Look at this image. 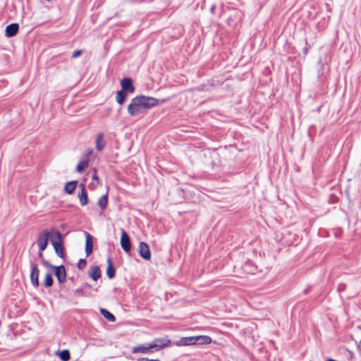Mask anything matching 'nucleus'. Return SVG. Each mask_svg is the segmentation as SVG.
<instances>
[{
	"instance_id": "nucleus-10",
	"label": "nucleus",
	"mask_w": 361,
	"mask_h": 361,
	"mask_svg": "<svg viewBox=\"0 0 361 361\" xmlns=\"http://www.w3.org/2000/svg\"><path fill=\"white\" fill-rule=\"evenodd\" d=\"M318 69H317V79L319 81L322 80V78L324 76L325 72L329 70V67L327 64L326 61H323L321 58L318 61Z\"/></svg>"
},
{
	"instance_id": "nucleus-38",
	"label": "nucleus",
	"mask_w": 361,
	"mask_h": 361,
	"mask_svg": "<svg viewBox=\"0 0 361 361\" xmlns=\"http://www.w3.org/2000/svg\"><path fill=\"white\" fill-rule=\"evenodd\" d=\"M93 153V149H88L87 151V155H90Z\"/></svg>"
},
{
	"instance_id": "nucleus-37",
	"label": "nucleus",
	"mask_w": 361,
	"mask_h": 361,
	"mask_svg": "<svg viewBox=\"0 0 361 361\" xmlns=\"http://www.w3.org/2000/svg\"><path fill=\"white\" fill-rule=\"evenodd\" d=\"M42 252H43V251H40V250H39V253H38V257H39V258H42V259H43V254H42Z\"/></svg>"
},
{
	"instance_id": "nucleus-41",
	"label": "nucleus",
	"mask_w": 361,
	"mask_h": 361,
	"mask_svg": "<svg viewBox=\"0 0 361 361\" xmlns=\"http://www.w3.org/2000/svg\"><path fill=\"white\" fill-rule=\"evenodd\" d=\"M83 286H84V287H87V288H90V287H91V286H90V284H88V283H85V284L83 285Z\"/></svg>"
},
{
	"instance_id": "nucleus-17",
	"label": "nucleus",
	"mask_w": 361,
	"mask_h": 361,
	"mask_svg": "<svg viewBox=\"0 0 361 361\" xmlns=\"http://www.w3.org/2000/svg\"><path fill=\"white\" fill-rule=\"evenodd\" d=\"M116 275V269L114 267L111 257L107 258L106 276L109 279H113Z\"/></svg>"
},
{
	"instance_id": "nucleus-21",
	"label": "nucleus",
	"mask_w": 361,
	"mask_h": 361,
	"mask_svg": "<svg viewBox=\"0 0 361 361\" xmlns=\"http://www.w3.org/2000/svg\"><path fill=\"white\" fill-rule=\"evenodd\" d=\"M126 97H127L126 92H124L123 91H121V90H119L116 92V100L118 104H120V105L123 104V103L125 102V101L126 99Z\"/></svg>"
},
{
	"instance_id": "nucleus-4",
	"label": "nucleus",
	"mask_w": 361,
	"mask_h": 361,
	"mask_svg": "<svg viewBox=\"0 0 361 361\" xmlns=\"http://www.w3.org/2000/svg\"><path fill=\"white\" fill-rule=\"evenodd\" d=\"M51 231H44L39 235L37 238V244L40 251H44L47 248L49 240H51Z\"/></svg>"
},
{
	"instance_id": "nucleus-15",
	"label": "nucleus",
	"mask_w": 361,
	"mask_h": 361,
	"mask_svg": "<svg viewBox=\"0 0 361 361\" xmlns=\"http://www.w3.org/2000/svg\"><path fill=\"white\" fill-rule=\"evenodd\" d=\"M90 277L94 281H97L102 276L101 270L98 266H92L89 271Z\"/></svg>"
},
{
	"instance_id": "nucleus-31",
	"label": "nucleus",
	"mask_w": 361,
	"mask_h": 361,
	"mask_svg": "<svg viewBox=\"0 0 361 361\" xmlns=\"http://www.w3.org/2000/svg\"><path fill=\"white\" fill-rule=\"evenodd\" d=\"M137 361H160L159 359H148L147 357H140Z\"/></svg>"
},
{
	"instance_id": "nucleus-1",
	"label": "nucleus",
	"mask_w": 361,
	"mask_h": 361,
	"mask_svg": "<svg viewBox=\"0 0 361 361\" xmlns=\"http://www.w3.org/2000/svg\"><path fill=\"white\" fill-rule=\"evenodd\" d=\"M158 99L145 95H137L133 98L128 104L127 111L130 116H136L143 114L146 110L158 106Z\"/></svg>"
},
{
	"instance_id": "nucleus-14",
	"label": "nucleus",
	"mask_w": 361,
	"mask_h": 361,
	"mask_svg": "<svg viewBox=\"0 0 361 361\" xmlns=\"http://www.w3.org/2000/svg\"><path fill=\"white\" fill-rule=\"evenodd\" d=\"M195 341V336L183 337L176 342V345L178 346L196 345Z\"/></svg>"
},
{
	"instance_id": "nucleus-40",
	"label": "nucleus",
	"mask_w": 361,
	"mask_h": 361,
	"mask_svg": "<svg viewBox=\"0 0 361 361\" xmlns=\"http://www.w3.org/2000/svg\"><path fill=\"white\" fill-rule=\"evenodd\" d=\"M304 293L305 295L308 294L310 293V290L309 288H306L305 290H304Z\"/></svg>"
},
{
	"instance_id": "nucleus-9",
	"label": "nucleus",
	"mask_w": 361,
	"mask_h": 361,
	"mask_svg": "<svg viewBox=\"0 0 361 361\" xmlns=\"http://www.w3.org/2000/svg\"><path fill=\"white\" fill-rule=\"evenodd\" d=\"M139 255L145 260L151 259V252L149 245L145 242H140L139 244Z\"/></svg>"
},
{
	"instance_id": "nucleus-32",
	"label": "nucleus",
	"mask_w": 361,
	"mask_h": 361,
	"mask_svg": "<svg viewBox=\"0 0 361 361\" xmlns=\"http://www.w3.org/2000/svg\"><path fill=\"white\" fill-rule=\"evenodd\" d=\"M75 294L77 295H84L82 288H77L75 290Z\"/></svg>"
},
{
	"instance_id": "nucleus-16",
	"label": "nucleus",
	"mask_w": 361,
	"mask_h": 361,
	"mask_svg": "<svg viewBox=\"0 0 361 361\" xmlns=\"http://www.w3.org/2000/svg\"><path fill=\"white\" fill-rule=\"evenodd\" d=\"M152 347H149V343H145L142 345H139L137 346H135L132 348V352L133 353H147L149 352H152Z\"/></svg>"
},
{
	"instance_id": "nucleus-12",
	"label": "nucleus",
	"mask_w": 361,
	"mask_h": 361,
	"mask_svg": "<svg viewBox=\"0 0 361 361\" xmlns=\"http://www.w3.org/2000/svg\"><path fill=\"white\" fill-rule=\"evenodd\" d=\"M19 30L18 23H11L6 26L5 30V35L8 37H12L16 35Z\"/></svg>"
},
{
	"instance_id": "nucleus-18",
	"label": "nucleus",
	"mask_w": 361,
	"mask_h": 361,
	"mask_svg": "<svg viewBox=\"0 0 361 361\" xmlns=\"http://www.w3.org/2000/svg\"><path fill=\"white\" fill-rule=\"evenodd\" d=\"M78 182L77 180H71L66 183L64 187L65 192H66L68 195L73 194L78 185Z\"/></svg>"
},
{
	"instance_id": "nucleus-29",
	"label": "nucleus",
	"mask_w": 361,
	"mask_h": 361,
	"mask_svg": "<svg viewBox=\"0 0 361 361\" xmlns=\"http://www.w3.org/2000/svg\"><path fill=\"white\" fill-rule=\"evenodd\" d=\"M346 289V285L344 284V283H340L338 285V287H337V290L338 292L339 293H343L345 290Z\"/></svg>"
},
{
	"instance_id": "nucleus-23",
	"label": "nucleus",
	"mask_w": 361,
	"mask_h": 361,
	"mask_svg": "<svg viewBox=\"0 0 361 361\" xmlns=\"http://www.w3.org/2000/svg\"><path fill=\"white\" fill-rule=\"evenodd\" d=\"M78 198L82 206H85L88 203V197L86 190L80 191V192L78 193Z\"/></svg>"
},
{
	"instance_id": "nucleus-26",
	"label": "nucleus",
	"mask_w": 361,
	"mask_h": 361,
	"mask_svg": "<svg viewBox=\"0 0 361 361\" xmlns=\"http://www.w3.org/2000/svg\"><path fill=\"white\" fill-rule=\"evenodd\" d=\"M88 166V161H81L78 163V164L76 166V171L78 173L82 172Z\"/></svg>"
},
{
	"instance_id": "nucleus-42",
	"label": "nucleus",
	"mask_w": 361,
	"mask_h": 361,
	"mask_svg": "<svg viewBox=\"0 0 361 361\" xmlns=\"http://www.w3.org/2000/svg\"><path fill=\"white\" fill-rule=\"evenodd\" d=\"M327 361H336V360H334V359H331V358H329V359L327 360Z\"/></svg>"
},
{
	"instance_id": "nucleus-11",
	"label": "nucleus",
	"mask_w": 361,
	"mask_h": 361,
	"mask_svg": "<svg viewBox=\"0 0 361 361\" xmlns=\"http://www.w3.org/2000/svg\"><path fill=\"white\" fill-rule=\"evenodd\" d=\"M85 253L86 256L88 257L90 255L93 250V238L92 236L87 231H85Z\"/></svg>"
},
{
	"instance_id": "nucleus-7",
	"label": "nucleus",
	"mask_w": 361,
	"mask_h": 361,
	"mask_svg": "<svg viewBox=\"0 0 361 361\" xmlns=\"http://www.w3.org/2000/svg\"><path fill=\"white\" fill-rule=\"evenodd\" d=\"M171 343V341L166 338H159L154 339L152 343H149V347L152 349L155 348L157 350H161Z\"/></svg>"
},
{
	"instance_id": "nucleus-24",
	"label": "nucleus",
	"mask_w": 361,
	"mask_h": 361,
	"mask_svg": "<svg viewBox=\"0 0 361 361\" xmlns=\"http://www.w3.org/2000/svg\"><path fill=\"white\" fill-rule=\"evenodd\" d=\"M54 283V280L50 273H47L44 280V286L46 288L51 287Z\"/></svg>"
},
{
	"instance_id": "nucleus-43",
	"label": "nucleus",
	"mask_w": 361,
	"mask_h": 361,
	"mask_svg": "<svg viewBox=\"0 0 361 361\" xmlns=\"http://www.w3.org/2000/svg\"><path fill=\"white\" fill-rule=\"evenodd\" d=\"M255 269H256L255 267H253V269H252L250 270V271H254Z\"/></svg>"
},
{
	"instance_id": "nucleus-28",
	"label": "nucleus",
	"mask_w": 361,
	"mask_h": 361,
	"mask_svg": "<svg viewBox=\"0 0 361 361\" xmlns=\"http://www.w3.org/2000/svg\"><path fill=\"white\" fill-rule=\"evenodd\" d=\"M42 264L45 267H47V268H49V269H53V267H54V265H52L51 263H49V262H48L47 260L44 259H42Z\"/></svg>"
},
{
	"instance_id": "nucleus-25",
	"label": "nucleus",
	"mask_w": 361,
	"mask_h": 361,
	"mask_svg": "<svg viewBox=\"0 0 361 361\" xmlns=\"http://www.w3.org/2000/svg\"><path fill=\"white\" fill-rule=\"evenodd\" d=\"M59 357L62 361H68L71 358V355L68 350H63L59 352Z\"/></svg>"
},
{
	"instance_id": "nucleus-27",
	"label": "nucleus",
	"mask_w": 361,
	"mask_h": 361,
	"mask_svg": "<svg viewBox=\"0 0 361 361\" xmlns=\"http://www.w3.org/2000/svg\"><path fill=\"white\" fill-rule=\"evenodd\" d=\"M87 262L85 259H80L78 262V268L79 269H82L86 266Z\"/></svg>"
},
{
	"instance_id": "nucleus-5",
	"label": "nucleus",
	"mask_w": 361,
	"mask_h": 361,
	"mask_svg": "<svg viewBox=\"0 0 361 361\" xmlns=\"http://www.w3.org/2000/svg\"><path fill=\"white\" fill-rule=\"evenodd\" d=\"M121 91L124 92L133 94L135 91L133 86V81L131 78H124L121 81Z\"/></svg>"
},
{
	"instance_id": "nucleus-36",
	"label": "nucleus",
	"mask_w": 361,
	"mask_h": 361,
	"mask_svg": "<svg viewBox=\"0 0 361 361\" xmlns=\"http://www.w3.org/2000/svg\"><path fill=\"white\" fill-rule=\"evenodd\" d=\"M307 52H308V47H304V49H303L304 54L306 55L307 54Z\"/></svg>"
},
{
	"instance_id": "nucleus-6",
	"label": "nucleus",
	"mask_w": 361,
	"mask_h": 361,
	"mask_svg": "<svg viewBox=\"0 0 361 361\" xmlns=\"http://www.w3.org/2000/svg\"><path fill=\"white\" fill-rule=\"evenodd\" d=\"M121 246L126 253L131 250V242L129 235L124 229H121Z\"/></svg>"
},
{
	"instance_id": "nucleus-39",
	"label": "nucleus",
	"mask_w": 361,
	"mask_h": 361,
	"mask_svg": "<svg viewBox=\"0 0 361 361\" xmlns=\"http://www.w3.org/2000/svg\"><path fill=\"white\" fill-rule=\"evenodd\" d=\"M348 354L350 358H353L354 357L353 353L351 351H348Z\"/></svg>"
},
{
	"instance_id": "nucleus-30",
	"label": "nucleus",
	"mask_w": 361,
	"mask_h": 361,
	"mask_svg": "<svg viewBox=\"0 0 361 361\" xmlns=\"http://www.w3.org/2000/svg\"><path fill=\"white\" fill-rule=\"evenodd\" d=\"M81 54H82V51L81 50H80V49L75 50V51H74L73 52L71 57L73 59H75V58H77V57L80 56Z\"/></svg>"
},
{
	"instance_id": "nucleus-20",
	"label": "nucleus",
	"mask_w": 361,
	"mask_h": 361,
	"mask_svg": "<svg viewBox=\"0 0 361 361\" xmlns=\"http://www.w3.org/2000/svg\"><path fill=\"white\" fill-rule=\"evenodd\" d=\"M100 313L109 322H114L116 321L115 316L112 313H111L109 310H107L104 308H101Z\"/></svg>"
},
{
	"instance_id": "nucleus-3",
	"label": "nucleus",
	"mask_w": 361,
	"mask_h": 361,
	"mask_svg": "<svg viewBox=\"0 0 361 361\" xmlns=\"http://www.w3.org/2000/svg\"><path fill=\"white\" fill-rule=\"evenodd\" d=\"M30 268H31V271H30L31 283L35 288H37V287H39V271L37 264L36 263H35V262L32 259H30Z\"/></svg>"
},
{
	"instance_id": "nucleus-19",
	"label": "nucleus",
	"mask_w": 361,
	"mask_h": 361,
	"mask_svg": "<svg viewBox=\"0 0 361 361\" xmlns=\"http://www.w3.org/2000/svg\"><path fill=\"white\" fill-rule=\"evenodd\" d=\"M195 340L196 345L210 344L212 342V338L209 336H197Z\"/></svg>"
},
{
	"instance_id": "nucleus-22",
	"label": "nucleus",
	"mask_w": 361,
	"mask_h": 361,
	"mask_svg": "<svg viewBox=\"0 0 361 361\" xmlns=\"http://www.w3.org/2000/svg\"><path fill=\"white\" fill-rule=\"evenodd\" d=\"M108 204V193L103 195L98 200V205L101 209L104 210L106 208Z\"/></svg>"
},
{
	"instance_id": "nucleus-8",
	"label": "nucleus",
	"mask_w": 361,
	"mask_h": 361,
	"mask_svg": "<svg viewBox=\"0 0 361 361\" xmlns=\"http://www.w3.org/2000/svg\"><path fill=\"white\" fill-rule=\"evenodd\" d=\"M54 274L59 283H63L66 280V271L63 265L53 267Z\"/></svg>"
},
{
	"instance_id": "nucleus-33",
	"label": "nucleus",
	"mask_w": 361,
	"mask_h": 361,
	"mask_svg": "<svg viewBox=\"0 0 361 361\" xmlns=\"http://www.w3.org/2000/svg\"><path fill=\"white\" fill-rule=\"evenodd\" d=\"M92 180H97V183H99V178L97 175V172L95 171L94 175L92 176Z\"/></svg>"
},
{
	"instance_id": "nucleus-13",
	"label": "nucleus",
	"mask_w": 361,
	"mask_h": 361,
	"mask_svg": "<svg viewBox=\"0 0 361 361\" xmlns=\"http://www.w3.org/2000/svg\"><path fill=\"white\" fill-rule=\"evenodd\" d=\"M106 145V141L104 140V134L103 133H99L97 135L96 142H95V148L97 151H102Z\"/></svg>"
},
{
	"instance_id": "nucleus-2",
	"label": "nucleus",
	"mask_w": 361,
	"mask_h": 361,
	"mask_svg": "<svg viewBox=\"0 0 361 361\" xmlns=\"http://www.w3.org/2000/svg\"><path fill=\"white\" fill-rule=\"evenodd\" d=\"M52 235L51 237V243L54 249L56 254L60 258H64V248L63 245V236L62 234L56 230L51 231Z\"/></svg>"
},
{
	"instance_id": "nucleus-35",
	"label": "nucleus",
	"mask_w": 361,
	"mask_h": 361,
	"mask_svg": "<svg viewBox=\"0 0 361 361\" xmlns=\"http://www.w3.org/2000/svg\"><path fill=\"white\" fill-rule=\"evenodd\" d=\"M215 9H216V6L215 5H212L210 8V11L212 13H214V11H215Z\"/></svg>"
},
{
	"instance_id": "nucleus-34",
	"label": "nucleus",
	"mask_w": 361,
	"mask_h": 361,
	"mask_svg": "<svg viewBox=\"0 0 361 361\" xmlns=\"http://www.w3.org/2000/svg\"><path fill=\"white\" fill-rule=\"evenodd\" d=\"M79 188H80L81 191L85 190V185L84 183H80L79 185Z\"/></svg>"
}]
</instances>
